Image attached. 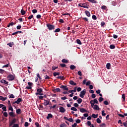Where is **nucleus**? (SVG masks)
<instances>
[{
	"mask_svg": "<svg viewBox=\"0 0 127 127\" xmlns=\"http://www.w3.org/2000/svg\"><path fill=\"white\" fill-rule=\"evenodd\" d=\"M47 27L48 28V29L49 30V31H52L55 29V26L54 25H51L49 23L47 24Z\"/></svg>",
	"mask_w": 127,
	"mask_h": 127,
	"instance_id": "obj_1",
	"label": "nucleus"
},
{
	"mask_svg": "<svg viewBox=\"0 0 127 127\" xmlns=\"http://www.w3.org/2000/svg\"><path fill=\"white\" fill-rule=\"evenodd\" d=\"M86 89H83V91H81L80 94L79 95L80 97L83 98L84 96H85V94H86Z\"/></svg>",
	"mask_w": 127,
	"mask_h": 127,
	"instance_id": "obj_2",
	"label": "nucleus"
},
{
	"mask_svg": "<svg viewBox=\"0 0 127 127\" xmlns=\"http://www.w3.org/2000/svg\"><path fill=\"white\" fill-rule=\"evenodd\" d=\"M7 78H8V80L10 81L14 80L15 77L14 75L10 74L8 76H7Z\"/></svg>",
	"mask_w": 127,
	"mask_h": 127,
	"instance_id": "obj_3",
	"label": "nucleus"
},
{
	"mask_svg": "<svg viewBox=\"0 0 127 127\" xmlns=\"http://www.w3.org/2000/svg\"><path fill=\"white\" fill-rule=\"evenodd\" d=\"M22 101V98H18V99L17 100V101L13 102L12 104L14 105L15 104H17V105H19L20 103H21Z\"/></svg>",
	"mask_w": 127,
	"mask_h": 127,
	"instance_id": "obj_4",
	"label": "nucleus"
},
{
	"mask_svg": "<svg viewBox=\"0 0 127 127\" xmlns=\"http://www.w3.org/2000/svg\"><path fill=\"white\" fill-rule=\"evenodd\" d=\"M60 88L63 89L64 91H68V88L66 85H61Z\"/></svg>",
	"mask_w": 127,
	"mask_h": 127,
	"instance_id": "obj_5",
	"label": "nucleus"
},
{
	"mask_svg": "<svg viewBox=\"0 0 127 127\" xmlns=\"http://www.w3.org/2000/svg\"><path fill=\"white\" fill-rule=\"evenodd\" d=\"M89 5H88V4H87V3H83V4H82V6H81V7H83L84 8H89Z\"/></svg>",
	"mask_w": 127,
	"mask_h": 127,
	"instance_id": "obj_6",
	"label": "nucleus"
},
{
	"mask_svg": "<svg viewBox=\"0 0 127 127\" xmlns=\"http://www.w3.org/2000/svg\"><path fill=\"white\" fill-rule=\"evenodd\" d=\"M43 91V90L41 88H40L39 89H38L37 90V92L36 93V96L39 95V94H40V93H41Z\"/></svg>",
	"mask_w": 127,
	"mask_h": 127,
	"instance_id": "obj_7",
	"label": "nucleus"
},
{
	"mask_svg": "<svg viewBox=\"0 0 127 127\" xmlns=\"http://www.w3.org/2000/svg\"><path fill=\"white\" fill-rule=\"evenodd\" d=\"M16 122H17V119L15 118H13V119L12 120V121H11V122L9 124L10 127L12 126L13 124L16 123Z\"/></svg>",
	"mask_w": 127,
	"mask_h": 127,
	"instance_id": "obj_8",
	"label": "nucleus"
},
{
	"mask_svg": "<svg viewBox=\"0 0 127 127\" xmlns=\"http://www.w3.org/2000/svg\"><path fill=\"white\" fill-rule=\"evenodd\" d=\"M66 110L63 107H61L60 108V112L62 113H64L65 112Z\"/></svg>",
	"mask_w": 127,
	"mask_h": 127,
	"instance_id": "obj_9",
	"label": "nucleus"
},
{
	"mask_svg": "<svg viewBox=\"0 0 127 127\" xmlns=\"http://www.w3.org/2000/svg\"><path fill=\"white\" fill-rule=\"evenodd\" d=\"M9 116L12 118H15L16 116V115H15L14 113L12 111H11V112H9Z\"/></svg>",
	"mask_w": 127,
	"mask_h": 127,
	"instance_id": "obj_10",
	"label": "nucleus"
},
{
	"mask_svg": "<svg viewBox=\"0 0 127 127\" xmlns=\"http://www.w3.org/2000/svg\"><path fill=\"white\" fill-rule=\"evenodd\" d=\"M80 112L82 113H88V111H87L84 108H80Z\"/></svg>",
	"mask_w": 127,
	"mask_h": 127,
	"instance_id": "obj_11",
	"label": "nucleus"
},
{
	"mask_svg": "<svg viewBox=\"0 0 127 127\" xmlns=\"http://www.w3.org/2000/svg\"><path fill=\"white\" fill-rule=\"evenodd\" d=\"M49 103H50V102L48 101L47 100H46V99L44 100V105L45 106H47L48 105H50V104H49Z\"/></svg>",
	"mask_w": 127,
	"mask_h": 127,
	"instance_id": "obj_12",
	"label": "nucleus"
},
{
	"mask_svg": "<svg viewBox=\"0 0 127 127\" xmlns=\"http://www.w3.org/2000/svg\"><path fill=\"white\" fill-rule=\"evenodd\" d=\"M53 92H60L61 90L59 88H56L53 89Z\"/></svg>",
	"mask_w": 127,
	"mask_h": 127,
	"instance_id": "obj_13",
	"label": "nucleus"
},
{
	"mask_svg": "<svg viewBox=\"0 0 127 127\" xmlns=\"http://www.w3.org/2000/svg\"><path fill=\"white\" fill-rule=\"evenodd\" d=\"M0 82L2 84H6V85H7L8 84V82L6 81V80H5L4 79H2V80H0Z\"/></svg>",
	"mask_w": 127,
	"mask_h": 127,
	"instance_id": "obj_14",
	"label": "nucleus"
},
{
	"mask_svg": "<svg viewBox=\"0 0 127 127\" xmlns=\"http://www.w3.org/2000/svg\"><path fill=\"white\" fill-rule=\"evenodd\" d=\"M85 15H87V17H90L91 14H90V12H89V11L85 10Z\"/></svg>",
	"mask_w": 127,
	"mask_h": 127,
	"instance_id": "obj_15",
	"label": "nucleus"
},
{
	"mask_svg": "<svg viewBox=\"0 0 127 127\" xmlns=\"http://www.w3.org/2000/svg\"><path fill=\"white\" fill-rule=\"evenodd\" d=\"M93 110L99 111V107H98L97 105H94V106L93 107Z\"/></svg>",
	"mask_w": 127,
	"mask_h": 127,
	"instance_id": "obj_16",
	"label": "nucleus"
},
{
	"mask_svg": "<svg viewBox=\"0 0 127 127\" xmlns=\"http://www.w3.org/2000/svg\"><path fill=\"white\" fill-rule=\"evenodd\" d=\"M53 116L52 115V114H48L46 118L47 120H49L50 118L51 119L53 118Z\"/></svg>",
	"mask_w": 127,
	"mask_h": 127,
	"instance_id": "obj_17",
	"label": "nucleus"
},
{
	"mask_svg": "<svg viewBox=\"0 0 127 127\" xmlns=\"http://www.w3.org/2000/svg\"><path fill=\"white\" fill-rule=\"evenodd\" d=\"M15 23L11 22V23H9L8 25H7V27L9 28L10 26H13V25H15Z\"/></svg>",
	"mask_w": 127,
	"mask_h": 127,
	"instance_id": "obj_18",
	"label": "nucleus"
},
{
	"mask_svg": "<svg viewBox=\"0 0 127 127\" xmlns=\"http://www.w3.org/2000/svg\"><path fill=\"white\" fill-rule=\"evenodd\" d=\"M7 99L6 97H3V96H0V100L2 101H5Z\"/></svg>",
	"mask_w": 127,
	"mask_h": 127,
	"instance_id": "obj_19",
	"label": "nucleus"
},
{
	"mask_svg": "<svg viewBox=\"0 0 127 127\" xmlns=\"http://www.w3.org/2000/svg\"><path fill=\"white\" fill-rule=\"evenodd\" d=\"M8 110L13 112V109L11 105H8Z\"/></svg>",
	"mask_w": 127,
	"mask_h": 127,
	"instance_id": "obj_20",
	"label": "nucleus"
},
{
	"mask_svg": "<svg viewBox=\"0 0 127 127\" xmlns=\"http://www.w3.org/2000/svg\"><path fill=\"white\" fill-rule=\"evenodd\" d=\"M60 75V72H54V73H53V75H54V76H59V75Z\"/></svg>",
	"mask_w": 127,
	"mask_h": 127,
	"instance_id": "obj_21",
	"label": "nucleus"
},
{
	"mask_svg": "<svg viewBox=\"0 0 127 127\" xmlns=\"http://www.w3.org/2000/svg\"><path fill=\"white\" fill-rule=\"evenodd\" d=\"M88 1L92 3H97V2L95 0H87Z\"/></svg>",
	"mask_w": 127,
	"mask_h": 127,
	"instance_id": "obj_22",
	"label": "nucleus"
},
{
	"mask_svg": "<svg viewBox=\"0 0 127 127\" xmlns=\"http://www.w3.org/2000/svg\"><path fill=\"white\" fill-rule=\"evenodd\" d=\"M98 115L96 114L95 115V114H92V117L94 119H97L98 118Z\"/></svg>",
	"mask_w": 127,
	"mask_h": 127,
	"instance_id": "obj_23",
	"label": "nucleus"
},
{
	"mask_svg": "<svg viewBox=\"0 0 127 127\" xmlns=\"http://www.w3.org/2000/svg\"><path fill=\"white\" fill-rule=\"evenodd\" d=\"M16 113L17 114H21V110L20 109H18L17 110H16Z\"/></svg>",
	"mask_w": 127,
	"mask_h": 127,
	"instance_id": "obj_24",
	"label": "nucleus"
},
{
	"mask_svg": "<svg viewBox=\"0 0 127 127\" xmlns=\"http://www.w3.org/2000/svg\"><path fill=\"white\" fill-rule=\"evenodd\" d=\"M61 31V29L59 28H57L54 31V33H59Z\"/></svg>",
	"mask_w": 127,
	"mask_h": 127,
	"instance_id": "obj_25",
	"label": "nucleus"
},
{
	"mask_svg": "<svg viewBox=\"0 0 127 127\" xmlns=\"http://www.w3.org/2000/svg\"><path fill=\"white\" fill-rule=\"evenodd\" d=\"M69 84H70L71 85H76V83L73 82V80L69 81Z\"/></svg>",
	"mask_w": 127,
	"mask_h": 127,
	"instance_id": "obj_26",
	"label": "nucleus"
},
{
	"mask_svg": "<svg viewBox=\"0 0 127 127\" xmlns=\"http://www.w3.org/2000/svg\"><path fill=\"white\" fill-rule=\"evenodd\" d=\"M57 78H58V79H61V80H64L65 78H64V76H58V77H56Z\"/></svg>",
	"mask_w": 127,
	"mask_h": 127,
	"instance_id": "obj_27",
	"label": "nucleus"
},
{
	"mask_svg": "<svg viewBox=\"0 0 127 127\" xmlns=\"http://www.w3.org/2000/svg\"><path fill=\"white\" fill-rule=\"evenodd\" d=\"M69 68L71 70L75 69L76 68V66L74 65H71L70 66H69Z\"/></svg>",
	"mask_w": 127,
	"mask_h": 127,
	"instance_id": "obj_28",
	"label": "nucleus"
},
{
	"mask_svg": "<svg viewBox=\"0 0 127 127\" xmlns=\"http://www.w3.org/2000/svg\"><path fill=\"white\" fill-rule=\"evenodd\" d=\"M62 62L63 63L67 64L68 63V60H66L65 59H63L62 61Z\"/></svg>",
	"mask_w": 127,
	"mask_h": 127,
	"instance_id": "obj_29",
	"label": "nucleus"
},
{
	"mask_svg": "<svg viewBox=\"0 0 127 127\" xmlns=\"http://www.w3.org/2000/svg\"><path fill=\"white\" fill-rule=\"evenodd\" d=\"M77 101L78 104H80V103H82V99L81 98H78V99H77Z\"/></svg>",
	"mask_w": 127,
	"mask_h": 127,
	"instance_id": "obj_30",
	"label": "nucleus"
},
{
	"mask_svg": "<svg viewBox=\"0 0 127 127\" xmlns=\"http://www.w3.org/2000/svg\"><path fill=\"white\" fill-rule=\"evenodd\" d=\"M91 101L93 102L94 103H95L96 104H98V101L97 99H94V100H91Z\"/></svg>",
	"mask_w": 127,
	"mask_h": 127,
	"instance_id": "obj_31",
	"label": "nucleus"
},
{
	"mask_svg": "<svg viewBox=\"0 0 127 127\" xmlns=\"http://www.w3.org/2000/svg\"><path fill=\"white\" fill-rule=\"evenodd\" d=\"M9 65H10V63H9V62H8V64L2 66V68L8 67L9 66Z\"/></svg>",
	"mask_w": 127,
	"mask_h": 127,
	"instance_id": "obj_32",
	"label": "nucleus"
},
{
	"mask_svg": "<svg viewBox=\"0 0 127 127\" xmlns=\"http://www.w3.org/2000/svg\"><path fill=\"white\" fill-rule=\"evenodd\" d=\"M76 43H77L78 45H82L81 41H80V40L79 39L76 40Z\"/></svg>",
	"mask_w": 127,
	"mask_h": 127,
	"instance_id": "obj_33",
	"label": "nucleus"
},
{
	"mask_svg": "<svg viewBox=\"0 0 127 127\" xmlns=\"http://www.w3.org/2000/svg\"><path fill=\"white\" fill-rule=\"evenodd\" d=\"M20 13H21L22 15H24L26 14V11L23 10V9H21L20 11Z\"/></svg>",
	"mask_w": 127,
	"mask_h": 127,
	"instance_id": "obj_34",
	"label": "nucleus"
},
{
	"mask_svg": "<svg viewBox=\"0 0 127 127\" xmlns=\"http://www.w3.org/2000/svg\"><path fill=\"white\" fill-rule=\"evenodd\" d=\"M70 110H72V111H74V112H77V108H76L74 107H71V108H70Z\"/></svg>",
	"mask_w": 127,
	"mask_h": 127,
	"instance_id": "obj_35",
	"label": "nucleus"
},
{
	"mask_svg": "<svg viewBox=\"0 0 127 127\" xmlns=\"http://www.w3.org/2000/svg\"><path fill=\"white\" fill-rule=\"evenodd\" d=\"M106 66L107 67V69H110V67L111 66V64L107 63V65H106Z\"/></svg>",
	"mask_w": 127,
	"mask_h": 127,
	"instance_id": "obj_36",
	"label": "nucleus"
},
{
	"mask_svg": "<svg viewBox=\"0 0 127 127\" xmlns=\"http://www.w3.org/2000/svg\"><path fill=\"white\" fill-rule=\"evenodd\" d=\"M14 45L13 42H10L9 44H7V45H8L10 47H12L13 45Z\"/></svg>",
	"mask_w": 127,
	"mask_h": 127,
	"instance_id": "obj_37",
	"label": "nucleus"
},
{
	"mask_svg": "<svg viewBox=\"0 0 127 127\" xmlns=\"http://www.w3.org/2000/svg\"><path fill=\"white\" fill-rule=\"evenodd\" d=\"M92 19L96 20L97 19V16L95 15H93L92 16Z\"/></svg>",
	"mask_w": 127,
	"mask_h": 127,
	"instance_id": "obj_38",
	"label": "nucleus"
},
{
	"mask_svg": "<svg viewBox=\"0 0 127 127\" xmlns=\"http://www.w3.org/2000/svg\"><path fill=\"white\" fill-rule=\"evenodd\" d=\"M66 126H67L65 124H64V123H63V124H61L60 125V127H66Z\"/></svg>",
	"mask_w": 127,
	"mask_h": 127,
	"instance_id": "obj_39",
	"label": "nucleus"
},
{
	"mask_svg": "<svg viewBox=\"0 0 127 127\" xmlns=\"http://www.w3.org/2000/svg\"><path fill=\"white\" fill-rule=\"evenodd\" d=\"M60 66H62V68H64L66 67V64H61Z\"/></svg>",
	"mask_w": 127,
	"mask_h": 127,
	"instance_id": "obj_40",
	"label": "nucleus"
},
{
	"mask_svg": "<svg viewBox=\"0 0 127 127\" xmlns=\"http://www.w3.org/2000/svg\"><path fill=\"white\" fill-rule=\"evenodd\" d=\"M2 110L3 112H6V106L2 107Z\"/></svg>",
	"mask_w": 127,
	"mask_h": 127,
	"instance_id": "obj_41",
	"label": "nucleus"
},
{
	"mask_svg": "<svg viewBox=\"0 0 127 127\" xmlns=\"http://www.w3.org/2000/svg\"><path fill=\"white\" fill-rule=\"evenodd\" d=\"M87 126H91L92 125L91 122L90 121H87Z\"/></svg>",
	"mask_w": 127,
	"mask_h": 127,
	"instance_id": "obj_42",
	"label": "nucleus"
},
{
	"mask_svg": "<svg viewBox=\"0 0 127 127\" xmlns=\"http://www.w3.org/2000/svg\"><path fill=\"white\" fill-rule=\"evenodd\" d=\"M58 66H53L52 67V70H55V69H58Z\"/></svg>",
	"mask_w": 127,
	"mask_h": 127,
	"instance_id": "obj_43",
	"label": "nucleus"
},
{
	"mask_svg": "<svg viewBox=\"0 0 127 127\" xmlns=\"http://www.w3.org/2000/svg\"><path fill=\"white\" fill-rule=\"evenodd\" d=\"M35 126H36V127H41L40 126L39 123H38V122H36L35 124Z\"/></svg>",
	"mask_w": 127,
	"mask_h": 127,
	"instance_id": "obj_44",
	"label": "nucleus"
},
{
	"mask_svg": "<svg viewBox=\"0 0 127 127\" xmlns=\"http://www.w3.org/2000/svg\"><path fill=\"white\" fill-rule=\"evenodd\" d=\"M3 116L4 117L7 118L8 117V114L7 112H4L3 113Z\"/></svg>",
	"mask_w": 127,
	"mask_h": 127,
	"instance_id": "obj_45",
	"label": "nucleus"
},
{
	"mask_svg": "<svg viewBox=\"0 0 127 127\" xmlns=\"http://www.w3.org/2000/svg\"><path fill=\"white\" fill-rule=\"evenodd\" d=\"M82 20L83 21H87V22H88V21H89L88 18H86V17L82 18Z\"/></svg>",
	"mask_w": 127,
	"mask_h": 127,
	"instance_id": "obj_46",
	"label": "nucleus"
},
{
	"mask_svg": "<svg viewBox=\"0 0 127 127\" xmlns=\"http://www.w3.org/2000/svg\"><path fill=\"white\" fill-rule=\"evenodd\" d=\"M101 9L103 10H106L107 7L106 5H103L102 6H101Z\"/></svg>",
	"mask_w": 127,
	"mask_h": 127,
	"instance_id": "obj_47",
	"label": "nucleus"
},
{
	"mask_svg": "<svg viewBox=\"0 0 127 127\" xmlns=\"http://www.w3.org/2000/svg\"><path fill=\"white\" fill-rule=\"evenodd\" d=\"M90 84H91V81H87V82L85 83V85H86V86H89V85H90Z\"/></svg>",
	"mask_w": 127,
	"mask_h": 127,
	"instance_id": "obj_48",
	"label": "nucleus"
},
{
	"mask_svg": "<svg viewBox=\"0 0 127 127\" xmlns=\"http://www.w3.org/2000/svg\"><path fill=\"white\" fill-rule=\"evenodd\" d=\"M101 120L99 118H98L96 119V122H97L98 124H100L101 123Z\"/></svg>",
	"mask_w": 127,
	"mask_h": 127,
	"instance_id": "obj_49",
	"label": "nucleus"
},
{
	"mask_svg": "<svg viewBox=\"0 0 127 127\" xmlns=\"http://www.w3.org/2000/svg\"><path fill=\"white\" fill-rule=\"evenodd\" d=\"M103 100L104 99L102 97L99 98V102H100V103L102 102Z\"/></svg>",
	"mask_w": 127,
	"mask_h": 127,
	"instance_id": "obj_50",
	"label": "nucleus"
},
{
	"mask_svg": "<svg viewBox=\"0 0 127 127\" xmlns=\"http://www.w3.org/2000/svg\"><path fill=\"white\" fill-rule=\"evenodd\" d=\"M101 114L102 115V116H105L106 115V114L105 113L104 110L102 111Z\"/></svg>",
	"mask_w": 127,
	"mask_h": 127,
	"instance_id": "obj_51",
	"label": "nucleus"
},
{
	"mask_svg": "<svg viewBox=\"0 0 127 127\" xmlns=\"http://www.w3.org/2000/svg\"><path fill=\"white\" fill-rule=\"evenodd\" d=\"M29 124L28 122H25L24 127H28Z\"/></svg>",
	"mask_w": 127,
	"mask_h": 127,
	"instance_id": "obj_52",
	"label": "nucleus"
},
{
	"mask_svg": "<svg viewBox=\"0 0 127 127\" xmlns=\"http://www.w3.org/2000/svg\"><path fill=\"white\" fill-rule=\"evenodd\" d=\"M50 78H51L50 77H49L48 75H45V79L49 80Z\"/></svg>",
	"mask_w": 127,
	"mask_h": 127,
	"instance_id": "obj_53",
	"label": "nucleus"
},
{
	"mask_svg": "<svg viewBox=\"0 0 127 127\" xmlns=\"http://www.w3.org/2000/svg\"><path fill=\"white\" fill-rule=\"evenodd\" d=\"M77 74H78V75H79L80 76H81L82 75V72L80 71H78Z\"/></svg>",
	"mask_w": 127,
	"mask_h": 127,
	"instance_id": "obj_54",
	"label": "nucleus"
},
{
	"mask_svg": "<svg viewBox=\"0 0 127 127\" xmlns=\"http://www.w3.org/2000/svg\"><path fill=\"white\" fill-rule=\"evenodd\" d=\"M33 13H36L37 12V10L36 9H34L32 10Z\"/></svg>",
	"mask_w": 127,
	"mask_h": 127,
	"instance_id": "obj_55",
	"label": "nucleus"
},
{
	"mask_svg": "<svg viewBox=\"0 0 127 127\" xmlns=\"http://www.w3.org/2000/svg\"><path fill=\"white\" fill-rule=\"evenodd\" d=\"M73 106L75 108H77L79 107V105L77 103H74Z\"/></svg>",
	"mask_w": 127,
	"mask_h": 127,
	"instance_id": "obj_56",
	"label": "nucleus"
},
{
	"mask_svg": "<svg viewBox=\"0 0 127 127\" xmlns=\"http://www.w3.org/2000/svg\"><path fill=\"white\" fill-rule=\"evenodd\" d=\"M5 72V70L0 69V73L3 74Z\"/></svg>",
	"mask_w": 127,
	"mask_h": 127,
	"instance_id": "obj_57",
	"label": "nucleus"
},
{
	"mask_svg": "<svg viewBox=\"0 0 127 127\" xmlns=\"http://www.w3.org/2000/svg\"><path fill=\"white\" fill-rule=\"evenodd\" d=\"M122 98L124 99V101H125V94H123L122 95Z\"/></svg>",
	"mask_w": 127,
	"mask_h": 127,
	"instance_id": "obj_58",
	"label": "nucleus"
},
{
	"mask_svg": "<svg viewBox=\"0 0 127 127\" xmlns=\"http://www.w3.org/2000/svg\"><path fill=\"white\" fill-rule=\"evenodd\" d=\"M76 123V124H80V120L79 119H77L75 120Z\"/></svg>",
	"mask_w": 127,
	"mask_h": 127,
	"instance_id": "obj_59",
	"label": "nucleus"
},
{
	"mask_svg": "<svg viewBox=\"0 0 127 127\" xmlns=\"http://www.w3.org/2000/svg\"><path fill=\"white\" fill-rule=\"evenodd\" d=\"M91 97L92 99H95L96 98V95L94 94H92L91 95Z\"/></svg>",
	"mask_w": 127,
	"mask_h": 127,
	"instance_id": "obj_60",
	"label": "nucleus"
},
{
	"mask_svg": "<svg viewBox=\"0 0 127 127\" xmlns=\"http://www.w3.org/2000/svg\"><path fill=\"white\" fill-rule=\"evenodd\" d=\"M100 127H106V125L105 124L103 123V124L100 125Z\"/></svg>",
	"mask_w": 127,
	"mask_h": 127,
	"instance_id": "obj_61",
	"label": "nucleus"
},
{
	"mask_svg": "<svg viewBox=\"0 0 127 127\" xmlns=\"http://www.w3.org/2000/svg\"><path fill=\"white\" fill-rule=\"evenodd\" d=\"M103 103H104L105 105H109L108 101H104V102Z\"/></svg>",
	"mask_w": 127,
	"mask_h": 127,
	"instance_id": "obj_62",
	"label": "nucleus"
},
{
	"mask_svg": "<svg viewBox=\"0 0 127 127\" xmlns=\"http://www.w3.org/2000/svg\"><path fill=\"white\" fill-rule=\"evenodd\" d=\"M12 127H19L18 124H14Z\"/></svg>",
	"mask_w": 127,
	"mask_h": 127,
	"instance_id": "obj_63",
	"label": "nucleus"
},
{
	"mask_svg": "<svg viewBox=\"0 0 127 127\" xmlns=\"http://www.w3.org/2000/svg\"><path fill=\"white\" fill-rule=\"evenodd\" d=\"M123 125H124V126L125 127H127V123L124 122V123H123Z\"/></svg>",
	"mask_w": 127,
	"mask_h": 127,
	"instance_id": "obj_64",
	"label": "nucleus"
}]
</instances>
